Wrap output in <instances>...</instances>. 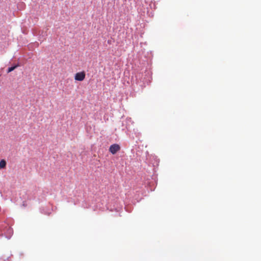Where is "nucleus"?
Returning <instances> with one entry per match:
<instances>
[{"mask_svg":"<svg viewBox=\"0 0 261 261\" xmlns=\"http://www.w3.org/2000/svg\"><path fill=\"white\" fill-rule=\"evenodd\" d=\"M120 150V146L117 144H114L110 146L109 151L113 154H115L117 152Z\"/></svg>","mask_w":261,"mask_h":261,"instance_id":"f257e3e1","label":"nucleus"},{"mask_svg":"<svg viewBox=\"0 0 261 261\" xmlns=\"http://www.w3.org/2000/svg\"><path fill=\"white\" fill-rule=\"evenodd\" d=\"M86 74L84 71L77 72L75 74L74 79L77 81H83L85 78Z\"/></svg>","mask_w":261,"mask_h":261,"instance_id":"f03ea898","label":"nucleus"},{"mask_svg":"<svg viewBox=\"0 0 261 261\" xmlns=\"http://www.w3.org/2000/svg\"><path fill=\"white\" fill-rule=\"evenodd\" d=\"M18 66V65H15L14 66L9 67L8 69V72H10L12 71H13L15 68H16Z\"/></svg>","mask_w":261,"mask_h":261,"instance_id":"7ed1b4c3","label":"nucleus"},{"mask_svg":"<svg viewBox=\"0 0 261 261\" xmlns=\"http://www.w3.org/2000/svg\"><path fill=\"white\" fill-rule=\"evenodd\" d=\"M6 164H0V169L5 168Z\"/></svg>","mask_w":261,"mask_h":261,"instance_id":"20e7f679","label":"nucleus"},{"mask_svg":"<svg viewBox=\"0 0 261 261\" xmlns=\"http://www.w3.org/2000/svg\"><path fill=\"white\" fill-rule=\"evenodd\" d=\"M0 163H6V161L4 160H2L0 161Z\"/></svg>","mask_w":261,"mask_h":261,"instance_id":"39448f33","label":"nucleus"},{"mask_svg":"<svg viewBox=\"0 0 261 261\" xmlns=\"http://www.w3.org/2000/svg\"><path fill=\"white\" fill-rule=\"evenodd\" d=\"M23 206H25V204L23 203Z\"/></svg>","mask_w":261,"mask_h":261,"instance_id":"423d86ee","label":"nucleus"}]
</instances>
